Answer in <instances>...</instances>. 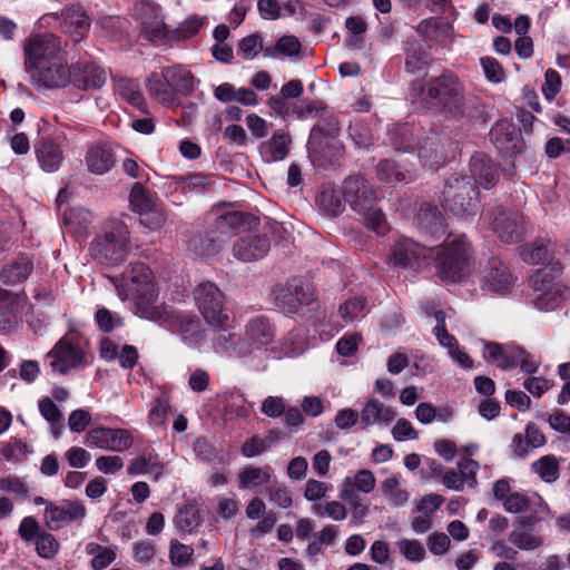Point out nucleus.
Segmentation results:
<instances>
[{
	"label": "nucleus",
	"mask_w": 570,
	"mask_h": 570,
	"mask_svg": "<svg viewBox=\"0 0 570 570\" xmlns=\"http://www.w3.org/2000/svg\"><path fill=\"white\" fill-rule=\"evenodd\" d=\"M121 301L132 299L136 313L146 320L158 321L161 309L156 304L158 289L151 269L144 263H130L122 276L109 278Z\"/></svg>",
	"instance_id": "1"
},
{
	"label": "nucleus",
	"mask_w": 570,
	"mask_h": 570,
	"mask_svg": "<svg viewBox=\"0 0 570 570\" xmlns=\"http://www.w3.org/2000/svg\"><path fill=\"white\" fill-rule=\"evenodd\" d=\"M436 275L446 283L464 281L473 269V252L464 235L449 237L440 246L429 248Z\"/></svg>",
	"instance_id": "2"
},
{
	"label": "nucleus",
	"mask_w": 570,
	"mask_h": 570,
	"mask_svg": "<svg viewBox=\"0 0 570 570\" xmlns=\"http://www.w3.org/2000/svg\"><path fill=\"white\" fill-rule=\"evenodd\" d=\"M131 247L130 232L127 224L119 219L106 222L89 246V255L97 263L106 266L120 265Z\"/></svg>",
	"instance_id": "3"
},
{
	"label": "nucleus",
	"mask_w": 570,
	"mask_h": 570,
	"mask_svg": "<svg viewBox=\"0 0 570 570\" xmlns=\"http://www.w3.org/2000/svg\"><path fill=\"white\" fill-rule=\"evenodd\" d=\"M422 102L428 109H435L458 118L465 112L464 87L456 75L444 71L432 78L423 90Z\"/></svg>",
	"instance_id": "4"
},
{
	"label": "nucleus",
	"mask_w": 570,
	"mask_h": 570,
	"mask_svg": "<svg viewBox=\"0 0 570 570\" xmlns=\"http://www.w3.org/2000/svg\"><path fill=\"white\" fill-rule=\"evenodd\" d=\"M344 200L363 217L367 228L376 234L386 232V219L383 212L375 207L376 195L368 181L358 176L347 177L342 186Z\"/></svg>",
	"instance_id": "5"
},
{
	"label": "nucleus",
	"mask_w": 570,
	"mask_h": 570,
	"mask_svg": "<svg viewBox=\"0 0 570 570\" xmlns=\"http://www.w3.org/2000/svg\"><path fill=\"white\" fill-rule=\"evenodd\" d=\"M479 188L472 177L452 175L445 183L441 205L456 216H473L480 207Z\"/></svg>",
	"instance_id": "6"
},
{
	"label": "nucleus",
	"mask_w": 570,
	"mask_h": 570,
	"mask_svg": "<svg viewBox=\"0 0 570 570\" xmlns=\"http://www.w3.org/2000/svg\"><path fill=\"white\" fill-rule=\"evenodd\" d=\"M193 294L197 309L209 327L228 326L235 322L225 307V295L216 284L203 282L195 287Z\"/></svg>",
	"instance_id": "7"
},
{
	"label": "nucleus",
	"mask_w": 570,
	"mask_h": 570,
	"mask_svg": "<svg viewBox=\"0 0 570 570\" xmlns=\"http://www.w3.org/2000/svg\"><path fill=\"white\" fill-rule=\"evenodd\" d=\"M87 343L77 334L63 336L48 353L51 358L52 371L67 374L71 370H78L89 364L86 351Z\"/></svg>",
	"instance_id": "8"
},
{
	"label": "nucleus",
	"mask_w": 570,
	"mask_h": 570,
	"mask_svg": "<svg viewBox=\"0 0 570 570\" xmlns=\"http://www.w3.org/2000/svg\"><path fill=\"white\" fill-rule=\"evenodd\" d=\"M24 70L66 57L60 38L53 33L31 35L23 41Z\"/></svg>",
	"instance_id": "9"
},
{
	"label": "nucleus",
	"mask_w": 570,
	"mask_h": 570,
	"mask_svg": "<svg viewBox=\"0 0 570 570\" xmlns=\"http://www.w3.org/2000/svg\"><path fill=\"white\" fill-rule=\"evenodd\" d=\"M41 27L60 28L68 33L75 42L81 41L90 28V20L81 7L66 8L61 16L46 13L39 19Z\"/></svg>",
	"instance_id": "10"
},
{
	"label": "nucleus",
	"mask_w": 570,
	"mask_h": 570,
	"mask_svg": "<svg viewBox=\"0 0 570 570\" xmlns=\"http://www.w3.org/2000/svg\"><path fill=\"white\" fill-rule=\"evenodd\" d=\"M132 16L140 24L141 33L149 41L160 45L168 37V29L164 20L161 8L149 0L136 2Z\"/></svg>",
	"instance_id": "11"
},
{
	"label": "nucleus",
	"mask_w": 570,
	"mask_h": 570,
	"mask_svg": "<svg viewBox=\"0 0 570 570\" xmlns=\"http://www.w3.org/2000/svg\"><path fill=\"white\" fill-rule=\"evenodd\" d=\"M213 335L210 344L213 352L225 358H244L253 353L252 345L235 331L234 323L228 326L210 327Z\"/></svg>",
	"instance_id": "12"
},
{
	"label": "nucleus",
	"mask_w": 570,
	"mask_h": 570,
	"mask_svg": "<svg viewBox=\"0 0 570 570\" xmlns=\"http://www.w3.org/2000/svg\"><path fill=\"white\" fill-rule=\"evenodd\" d=\"M481 220L489 225L498 237L504 243H517L524 234L523 216L517 212H507L497 207L492 212L482 214Z\"/></svg>",
	"instance_id": "13"
},
{
	"label": "nucleus",
	"mask_w": 570,
	"mask_h": 570,
	"mask_svg": "<svg viewBox=\"0 0 570 570\" xmlns=\"http://www.w3.org/2000/svg\"><path fill=\"white\" fill-rule=\"evenodd\" d=\"M275 305L284 313H297L303 305L314 302V291L311 286L299 281L276 284L272 288Z\"/></svg>",
	"instance_id": "14"
},
{
	"label": "nucleus",
	"mask_w": 570,
	"mask_h": 570,
	"mask_svg": "<svg viewBox=\"0 0 570 570\" xmlns=\"http://www.w3.org/2000/svg\"><path fill=\"white\" fill-rule=\"evenodd\" d=\"M26 72L38 89H58L71 82V69L66 57L55 61L50 60L38 68L27 69Z\"/></svg>",
	"instance_id": "15"
},
{
	"label": "nucleus",
	"mask_w": 570,
	"mask_h": 570,
	"mask_svg": "<svg viewBox=\"0 0 570 570\" xmlns=\"http://www.w3.org/2000/svg\"><path fill=\"white\" fill-rule=\"evenodd\" d=\"M134 444L132 434L120 428H94L86 434V445L109 452H125Z\"/></svg>",
	"instance_id": "16"
},
{
	"label": "nucleus",
	"mask_w": 570,
	"mask_h": 570,
	"mask_svg": "<svg viewBox=\"0 0 570 570\" xmlns=\"http://www.w3.org/2000/svg\"><path fill=\"white\" fill-rule=\"evenodd\" d=\"M533 288L532 303L540 311H550L558 306L563 295L562 285L544 271H537L530 278Z\"/></svg>",
	"instance_id": "17"
},
{
	"label": "nucleus",
	"mask_w": 570,
	"mask_h": 570,
	"mask_svg": "<svg viewBox=\"0 0 570 570\" xmlns=\"http://www.w3.org/2000/svg\"><path fill=\"white\" fill-rule=\"evenodd\" d=\"M87 514L86 507L78 500H65L60 504L48 503L43 519L50 530H59L72 522H81Z\"/></svg>",
	"instance_id": "18"
},
{
	"label": "nucleus",
	"mask_w": 570,
	"mask_h": 570,
	"mask_svg": "<svg viewBox=\"0 0 570 570\" xmlns=\"http://www.w3.org/2000/svg\"><path fill=\"white\" fill-rule=\"evenodd\" d=\"M429 248L410 238H400L392 247L390 262L394 266L420 269L428 264Z\"/></svg>",
	"instance_id": "19"
},
{
	"label": "nucleus",
	"mask_w": 570,
	"mask_h": 570,
	"mask_svg": "<svg viewBox=\"0 0 570 570\" xmlns=\"http://www.w3.org/2000/svg\"><path fill=\"white\" fill-rule=\"evenodd\" d=\"M269 248L271 242L268 237L250 227L235 242L233 253L242 262H254L265 257Z\"/></svg>",
	"instance_id": "20"
},
{
	"label": "nucleus",
	"mask_w": 570,
	"mask_h": 570,
	"mask_svg": "<svg viewBox=\"0 0 570 570\" xmlns=\"http://www.w3.org/2000/svg\"><path fill=\"white\" fill-rule=\"evenodd\" d=\"M514 286V277L499 259L492 258L482 271L481 289L491 294H507Z\"/></svg>",
	"instance_id": "21"
},
{
	"label": "nucleus",
	"mask_w": 570,
	"mask_h": 570,
	"mask_svg": "<svg viewBox=\"0 0 570 570\" xmlns=\"http://www.w3.org/2000/svg\"><path fill=\"white\" fill-rule=\"evenodd\" d=\"M338 122L334 118L323 119L313 127L307 141L309 153L321 156L325 147L337 148Z\"/></svg>",
	"instance_id": "22"
},
{
	"label": "nucleus",
	"mask_w": 570,
	"mask_h": 570,
	"mask_svg": "<svg viewBox=\"0 0 570 570\" xmlns=\"http://www.w3.org/2000/svg\"><path fill=\"white\" fill-rule=\"evenodd\" d=\"M483 358L498 366L500 370L508 371L518 363V356L522 355L521 347L513 344H500L495 342L484 343L482 351Z\"/></svg>",
	"instance_id": "23"
},
{
	"label": "nucleus",
	"mask_w": 570,
	"mask_h": 570,
	"mask_svg": "<svg viewBox=\"0 0 570 570\" xmlns=\"http://www.w3.org/2000/svg\"><path fill=\"white\" fill-rule=\"evenodd\" d=\"M376 485V479L372 471L367 469L358 470L353 476H346L343 479L340 487V498L345 502H354L357 492L364 494L371 493Z\"/></svg>",
	"instance_id": "24"
},
{
	"label": "nucleus",
	"mask_w": 570,
	"mask_h": 570,
	"mask_svg": "<svg viewBox=\"0 0 570 570\" xmlns=\"http://www.w3.org/2000/svg\"><path fill=\"white\" fill-rule=\"evenodd\" d=\"M107 80V72L95 62L78 63L71 70V82L80 90L100 89Z\"/></svg>",
	"instance_id": "25"
},
{
	"label": "nucleus",
	"mask_w": 570,
	"mask_h": 570,
	"mask_svg": "<svg viewBox=\"0 0 570 570\" xmlns=\"http://www.w3.org/2000/svg\"><path fill=\"white\" fill-rule=\"evenodd\" d=\"M417 225L423 233L436 239L448 235L445 218L435 205L423 204L421 206L417 214Z\"/></svg>",
	"instance_id": "26"
},
{
	"label": "nucleus",
	"mask_w": 570,
	"mask_h": 570,
	"mask_svg": "<svg viewBox=\"0 0 570 570\" xmlns=\"http://www.w3.org/2000/svg\"><path fill=\"white\" fill-rule=\"evenodd\" d=\"M554 247L550 239H538L522 249V258L532 265H552L551 271L560 269V264L553 263Z\"/></svg>",
	"instance_id": "27"
},
{
	"label": "nucleus",
	"mask_w": 570,
	"mask_h": 570,
	"mask_svg": "<svg viewBox=\"0 0 570 570\" xmlns=\"http://www.w3.org/2000/svg\"><path fill=\"white\" fill-rule=\"evenodd\" d=\"M166 75L170 79L174 101L177 100V95H191L199 83L191 71L181 65L167 66Z\"/></svg>",
	"instance_id": "28"
},
{
	"label": "nucleus",
	"mask_w": 570,
	"mask_h": 570,
	"mask_svg": "<svg viewBox=\"0 0 570 570\" xmlns=\"http://www.w3.org/2000/svg\"><path fill=\"white\" fill-rule=\"evenodd\" d=\"M246 341H248L254 350L262 348L271 344L275 336V331L269 320L265 316H256L249 320L245 326Z\"/></svg>",
	"instance_id": "29"
},
{
	"label": "nucleus",
	"mask_w": 570,
	"mask_h": 570,
	"mask_svg": "<svg viewBox=\"0 0 570 570\" xmlns=\"http://www.w3.org/2000/svg\"><path fill=\"white\" fill-rule=\"evenodd\" d=\"M85 163L87 169L94 175H104L108 173L115 165V155L112 150L100 144L88 147Z\"/></svg>",
	"instance_id": "30"
},
{
	"label": "nucleus",
	"mask_w": 570,
	"mask_h": 570,
	"mask_svg": "<svg viewBox=\"0 0 570 570\" xmlns=\"http://www.w3.org/2000/svg\"><path fill=\"white\" fill-rule=\"evenodd\" d=\"M37 160L46 173L57 171L63 160L61 147L50 139H42L35 146Z\"/></svg>",
	"instance_id": "31"
},
{
	"label": "nucleus",
	"mask_w": 570,
	"mask_h": 570,
	"mask_svg": "<svg viewBox=\"0 0 570 570\" xmlns=\"http://www.w3.org/2000/svg\"><path fill=\"white\" fill-rule=\"evenodd\" d=\"M291 137L283 130H277L273 136L262 142L259 153L264 161L275 163L285 159L289 153Z\"/></svg>",
	"instance_id": "32"
},
{
	"label": "nucleus",
	"mask_w": 570,
	"mask_h": 570,
	"mask_svg": "<svg viewBox=\"0 0 570 570\" xmlns=\"http://www.w3.org/2000/svg\"><path fill=\"white\" fill-rule=\"evenodd\" d=\"M256 218L242 212H227L218 216L215 220V228L220 234L240 235L256 225Z\"/></svg>",
	"instance_id": "33"
},
{
	"label": "nucleus",
	"mask_w": 570,
	"mask_h": 570,
	"mask_svg": "<svg viewBox=\"0 0 570 570\" xmlns=\"http://www.w3.org/2000/svg\"><path fill=\"white\" fill-rule=\"evenodd\" d=\"M342 190H337L332 183H325L320 187L316 204L325 215L335 217L345 209V200L341 197Z\"/></svg>",
	"instance_id": "34"
},
{
	"label": "nucleus",
	"mask_w": 570,
	"mask_h": 570,
	"mask_svg": "<svg viewBox=\"0 0 570 570\" xmlns=\"http://www.w3.org/2000/svg\"><path fill=\"white\" fill-rule=\"evenodd\" d=\"M396 416V412L379 400L367 401L361 411V421L365 426L379 424L389 425Z\"/></svg>",
	"instance_id": "35"
},
{
	"label": "nucleus",
	"mask_w": 570,
	"mask_h": 570,
	"mask_svg": "<svg viewBox=\"0 0 570 570\" xmlns=\"http://www.w3.org/2000/svg\"><path fill=\"white\" fill-rule=\"evenodd\" d=\"M419 158L423 161L424 166L431 169L442 166L446 156L442 147H440V137L431 132L423 141L419 142Z\"/></svg>",
	"instance_id": "36"
},
{
	"label": "nucleus",
	"mask_w": 570,
	"mask_h": 570,
	"mask_svg": "<svg viewBox=\"0 0 570 570\" xmlns=\"http://www.w3.org/2000/svg\"><path fill=\"white\" fill-rule=\"evenodd\" d=\"M470 171L473 175V180L485 188H492L498 181L497 171L491 160L483 154H475L470 160Z\"/></svg>",
	"instance_id": "37"
},
{
	"label": "nucleus",
	"mask_w": 570,
	"mask_h": 570,
	"mask_svg": "<svg viewBox=\"0 0 570 570\" xmlns=\"http://www.w3.org/2000/svg\"><path fill=\"white\" fill-rule=\"evenodd\" d=\"M149 95L163 104H174V94L170 87V79L167 78L166 67L155 70L146 81Z\"/></svg>",
	"instance_id": "38"
},
{
	"label": "nucleus",
	"mask_w": 570,
	"mask_h": 570,
	"mask_svg": "<svg viewBox=\"0 0 570 570\" xmlns=\"http://www.w3.org/2000/svg\"><path fill=\"white\" fill-rule=\"evenodd\" d=\"M179 330L183 342L189 347L199 350L206 343V331L196 316H180Z\"/></svg>",
	"instance_id": "39"
},
{
	"label": "nucleus",
	"mask_w": 570,
	"mask_h": 570,
	"mask_svg": "<svg viewBox=\"0 0 570 570\" xmlns=\"http://www.w3.org/2000/svg\"><path fill=\"white\" fill-rule=\"evenodd\" d=\"M114 91L120 99L145 111L146 100L137 81L128 78H116L114 80Z\"/></svg>",
	"instance_id": "40"
},
{
	"label": "nucleus",
	"mask_w": 570,
	"mask_h": 570,
	"mask_svg": "<svg viewBox=\"0 0 570 570\" xmlns=\"http://www.w3.org/2000/svg\"><path fill=\"white\" fill-rule=\"evenodd\" d=\"M491 141L502 151L514 153L519 135L513 124L500 121L490 131Z\"/></svg>",
	"instance_id": "41"
},
{
	"label": "nucleus",
	"mask_w": 570,
	"mask_h": 570,
	"mask_svg": "<svg viewBox=\"0 0 570 570\" xmlns=\"http://www.w3.org/2000/svg\"><path fill=\"white\" fill-rule=\"evenodd\" d=\"M421 128L415 125L397 124L387 130L389 144L396 150L407 151L412 149L414 136H417Z\"/></svg>",
	"instance_id": "42"
},
{
	"label": "nucleus",
	"mask_w": 570,
	"mask_h": 570,
	"mask_svg": "<svg viewBox=\"0 0 570 570\" xmlns=\"http://www.w3.org/2000/svg\"><path fill=\"white\" fill-rule=\"evenodd\" d=\"M33 269V263L29 257H19L12 264L4 266L0 271L1 281L9 284H17L26 281Z\"/></svg>",
	"instance_id": "43"
},
{
	"label": "nucleus",
	"mask_w": 570,
	"mask_h": 570,
	"mask_svg": "<svg viewBox=\"0 0 570 570\" xmlns=\"http://www.w3.org/2000/svg\"><path fill=\"white\" fill-rule=\"evenodd\" d=\"M222 242L208 235H194L187 240V250L195 257L208 258L220 250Z\"/></svg>",
	"instance_id": "44"
},
{
	"label": "nucleus",
	"mask_w": 570,
	"mask_h": 570,
	"mask_svg": "<svg viewBox=\"0 0 570 570\" xmlns=\"http://www.w3.org/2000/svg\"><path fill=\"white\" fill-rule=\"evenodd\" d=\"M85 551L92 557L90 567L94 570H105L117 559L116 548L105 547L96 542L87 543Z\"/></svg>",
	"instance_id": "45"
},
{
	"label": "nucleus",
	"mask_w": 570,
	"mask_h": 570,
	"mask_svg": "<svg viewBox=\"0 0 570 570\" xmlns=\"http://www.w3.org/2000/svg\"><path fill=\"white\" fill-rule=\"evenodd\" d=\"M272 478V469L268 465L263 468L248 465L238 474V483L240 489H254L266 484Z\"/></svg>",
	"instance_id": "46"
},
{
	"label": "nucleus",
	"mask_w": 570,
	"mask_h": 570,
	"mask_svg": "<svg viewBox=\"0 0 570 570\" xmlns=\"http://www.w3.org/2000/svg\"><path fill=\"white\" fill-rule=\"evenodd\" d=\"M164 472V465L157 460V456H138L127 466L129 475L151 474L155 481L159 480Z\"/></svg>",
	"instance_id": "47"
},
{
	"label": "nucleus",
	"mask_w": 570,
	"mask_h": 570,
	"mask_svg": "<svg viewBox=\"0 0 570 570\" xmlns=\"http://www.w3.org/2000/svg\"><path fill=\"white\" fill-rule=\"evenodd\" d=\"M63 224L75 234H83L87 232L92 220V215L83 208H68L62 215Z\"/></svg>",
	"instance_id": "48"
},
{
	"label": "nucleus",
	"mask_w": 570,
	"mask_h": 570,
	"mask_svg": "<svg viewBox=\"0 0 570 570\" xmlns=\"http://www.w3.org/2000/svg\"><path fill=\"white\" fill-rule=\"evenodd\" d=\"M301 52V42L294 36H284L275 45L264 49L266 58L294 57Z\"/></svg>",
	"instance_id": "49"
},
{
	"label": "nucleus",
	"mask_w": 570,
	"mask_h": 570,
	"mask_svg": "<svg viewBox=\"0 0 570 570\" xmlns=\"http://www.w3.org/2000/svg\"><path fill=\"white\" fill-rule=\"evenodd\" d=\"M532 470L539 478L547 482L552 483L558 480L560 474V460L554 455H544L532 463Z\"/></svg>",
	"instance_id": "50"
},
{
	"label": "nucleus",
	"mask_w": 570,
	"mask_h": 570,
	"mask_svg": "<svg viewBox=\"0 0 570 570\" xmlns=\"http://www.w3.org/2000/svg\"><path fill=\"white\" fill-rule=\"evenodd\" d=\"M174 521L179 531L191 533L200 524L199 510L194 504H185L178 509Z\"/></svg>",
	"instance_id": "51"
},
{
	"label": "nucleus",
	"mask_w": 570,
	"mask_h": 570,
	"mask_svg": "<svg viewBox=\"0 0 570 570\" xmlns=\"http://www.w3.org/2000/svg\"><path fill=\"white\" fill-rule=\"evenodd\" d=\"M39 412L50 424L55 438H59L62 430V413L55 402L49 397H43L38 402Z\"/></svg>",
	"instance_id": "52"
},
{
	"label": "nucleus",
	"mask_w": 570,
	"mask_h": 570,
	"mask_svg": "<svg viewBox=\"0 0 570 570\" xmlns=\"http://www.w3.org/2000/svg\"><path fill=\"white\" fill-rule=\"evenodd\" d=\"M381 490L393 507H402L409 500L407 492L401 489L400 480L396 476L386 478L381 484Z\"/></svg>",
	"instance_id": "53"
},
{
	"label": "nucleus",
	"mask_w": 570,
	"mask_h": 570,
	"mask_svg": "<svg viewBox=\"0 0 570 570\" xmlns=\"http://www.w3.org/2000/svg\"><path fill=\"white\" fill-rule=\"evenodd\" d=\"M508 541L520 550L532 551L543 544V538L524 530H512Z\"/></svg>",
	"instance_id": "54"
},
{
	"label": "nucleus",
	"mask_w": 570,
	"mask_h": 570,
	"mask_svg": "<svg viewBox=\"0 0 570 570\" xmlns=\"http://www.w3.org/2000/svg\"><path fill=\"white\" fill-rule=\"evenodd\" d=\"M2 456L9 462H20L32 452L30 445L22 440L11 439L0 446Z\"/></svg>",
	"instance_id": "55"
},
{
	"label": "nucleus",
	"mask_w": 570,
	"mask_h": 570,
	"mask_svg": "<svg viewBox=\"0 0 570 570\" xmlns=\"http://www.w3.org/2000/svg\"><path fill=\"white\" fill-rule=\"evenodd\" d=\"M286 99L287 98H284V96H272L268 99L267 105L271 108L273 115L286 117L291 114H296L297 117L302 118L305 116V114H311L314 110L312 105H307L305 110L293 108Z\"/></svg>",
	"instance_id": "56"
},
{
	"label": "nucleus",
	"mask_w": 570,
	"mask_h": 570,
	"mask_svg": "<svg viewBox=\"0 0 570 570\" xmlns=\"http://www.w3.org/2000/svg\"><path fill=\"white\" fill-rule=\"evenodd\" d=\"M0 490L14 494L18 500H27L30 497L28 483L17 475L0 478Z\"/></svg>",
	"instance_id": "57"
},
{
	"label": "nucleus",
	"mask_w": 570,
	"mask_h": 570,
	"mask_svg": "<svg viewBox=\"0 0 570 570\" xmlns=\"http://www.w3.org/2000/svg\"><path fill=\"white\" fill-rule=\"evenodd\" d=\"M10 299V294L7 291L0 289V332H6L11 328L17 320L14 303L7 302Z\"/></svg>",
	"instance_id": "58"
},
{
	"label": "nucleus",
	"mask_w": 570,
	"mask_h": 570,
	"mask_svg": "<svg viewBox=\"0 0 570 570\" xmlns=\"http://www.w3.org/2000/svg\"><path fill=\"white\" fill-rule=\"evenodd\" d=\"M312 512L320 518H331L335 521H342L347 515V510L344 504L337 501L326 503H315L312 507Z\"/></svg>",
	"instance_id": "59"
},
{
	"label": "nucleus",
	"mask_w": 570,
	"mask_h": 570,
	"mask_svg": "<svg viewBox=\"0 0 570 570\" xmlns=\"http://www.w3.org/2000/svg\"><path fill=\"white\" fill-rule=\"evenodd\" d=\"M207 185V178L200 174L176 176L170 178V186L183 191H198Z\"/></svg>",
	"instance_id": "60"
},
{
	"label": "nucleus",
	"mask_w": 570,
	"mask_h": 570,
	"mask_svg": "<svg viewBox=\"0 0 570 570\" xmlns=\"http://www.w3.org/2000/svg\"><path fill=\"white\" fill-rule=\"evenodd\" d=\"M366 299L363 297H353L340 306V315L344 322H353L365 315Z\"/></svg>",
	"instance_id": "61"
},
{
	"label": "nucleus",
	"mask_w": 570,
	"mask_h": 570,
	"mask_svg": "<svg viewBox=\"0 0 570 570\" xmlns=\"http://www.w3.org/2000/svg\"><path fill=\"white\" fill-rule=\"evenodd\" d=\"M400 553L411 562H420L425 558V549L417 540L401 539L396 542Z\"/></svg>",
	"instance_id": "62"
},
{
	"label": "nucleus",
	"mask_w": 570,
	"mask_h": 570,
	"mask_svg": "<svg viewBox=\"0 0 570 570\" xmlns=\"http://www.w3.org/2000/svg\"><path fill=\"white\" fill-rule=\"evenodd\" d=\"M35 546L38 556L45 559L53 558L60 548L57 539L51 533L47 532H42L37 537Z\"/></svg>",
	"instance_id": "63"
},
{
	"label": "nucleus",
	"mask_w": 570,
	"mask_h": 570,
	"mask_svg": "<svg viewBox=\"0 0 570 570\" xmlns=\"http://www.w3.org/2000/svg\"><path fill=\"white\" fill-rule=\"evenodd\" d=\"M129 202L132 210L138 215L155 206V203L139 183H136L132 186L129 195Z\"/></svg>",
	"instance_id": "64"
}]
</instances>
